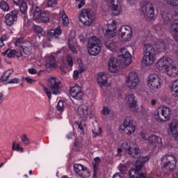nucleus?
<instances>
[{"mask_svg": "<svg viewBox=\"0 0 178 178\" xmlns=\"http://www.w3.org/2000/svg\"><path fill=\"white\" fill-rule=\"evenodd\" d=\"M48 82L50 89L47 87L43 89L48 98L51 99L52 97L51 94L54 95H60L62 91V81L55 76H51L48 79Z\"/></svg>", "mask_w": 178, "mask_h": 178, "instance_id": "f257e3e1", "label": "nucleus"}, {"mask_svg": "<svg viewBox=\"0 0 178 178\" xmlns=\"http://www.w3.org/2000/svg\"><path fill=\"white\" fill-rule=\"evenodd\" d=\"M162 18L165 24H170L172 37L178 42V12L174 13V16L170 14H163Z\"/></svg>", "mask_w": 178, "mask_h": 178, "instance_id": "f03ea898", "label": "nucleus"}, {"mask_svg": "<svg viewBox=\"0 0 178 178\" xmlns=\"http://www.w3.org/2000/svg\"><path fill=\"white\" fill-rule=\"evenodd\" d=\"M126 151L127 154L133 156V158H139L140 149L134 142H124L121 145V147L118 149L116 156H121L122 151Z\"/></svg>", "mask_w": 178, "mask_h": 178, "instance_id": "7ed1b4c3", "label": "nucleus"}, {"mask_svg": "<svg viewBox=\"0 0 178 178\" xmlns=\"http://www.w3.org/2000/svg\"><path fill=\"white\" fill-rule=\"evenodd\" d=\"M161 169L164 173H170L173 172L177 165V161L176 156L172 154H167L163 156L161 160Z\"/></svg>", "mask_w": 178, "mask_h": 178, "instance_id": "20e7f679", "label": "nucleus"}, {"mask_svg": "<svg viewBox=\"0 0 178 178\" xmlns=\"http://www.w3.org/2000/svg\"><path fill=\"white\" fill-rule=\"evenodd\" d=\"M156 60V51L151 44L145 45V52L143 58V63L145 66L154 65Z\"/></svg>", "mask_w": 178, "mask_h": 178, "instance_id": "39448f33", "label": "nucleus"}, {"mask_svg": "<svg viewBox=\"0 0 178 178\" xmlns=\"http://www.w3.org/2000/svg\"><path fill=\"white\" fill-rule=\"evenodd\" d=\"M154 116L157 122H168L172 116V110L168 106H159L155 110Z\"/></svg>", "mask_w": 178, "mask_h": 178, "instance_id": "423d86ee", "label": "nucleus"}, {"mask_svg": "<svg viewBox=\"0 0 178 178\" xmlns=\"http://www.w3.org/2000/svg\"><path fill=\"white\" fill-rule=\"evenodd\" d=\"M140 85V76L138 74L132 71L130 72L125 77V86L129 90H136Z\"/></svg>", "mask_w": 178, "mask_h": 178, "instance_id": "0eeeda50", "label": "nucleus"}, {"mask_svg": "<svg viewBox=\"0 0 178 178\" xmlns=\"http://www.w3.org/2000/svg\"><path fill=\"white\" fill-rule=\"evenodd\" d=\"M163 80L156 74H150L147 80V86L151 91H155L162 88Z\"/></svg>", "mask_w": 178, "mask_h": 178, "instance_id": "6e6552de", "label": "nucleus"}, {"mask_svg": "<svg viewBox=\"0 0 178 178\" xmlns=\"http://www.w3.org/2000/svg\"><path fill=\"white\" fill-rule=\"evenodd\" d=\"M101 40L98 38L93 36L89 38L88 43V54L91 56H97L101 52Z\"/></svg>", "mask_w": 178, "mask_h": 178, "instance_id": "1a4fd4ad", "label": "nucleus"}, {"mask_svg": "<svg viewBox=\"0 0 178 178\" xmlns=\"http://www.w3.org/2000/svg\"><path fill=\"white\" fill-rule=\"evenodd\" d=\"M140 136L143 140H147L149 141V147L152 149H159L162 148V138L156 135H152L147 138V134L144 133H140Z\"/></svg>", "mask_w": 178, "mask_h": 178, "instance_id": "9d476101", "label": "nucleus"}, {"mask_svg": "<svg viewBox=\"0 0 178 178\" xmlns=\"http://www.w3.org/2000/svg\"><path fill=\"white\" fill-rule=\"evenodd\" d=\"M79 20L84 26H91L95 20L94 13L90 9L83 10L79 14Z\"/></svg>", "mask_w": 178, "mask_h": 178, "instance_id": "9b49d317", "label": "nucleus"}, {"mask_svg": "<svg viewBox=\"0 0 178 178\" xmlns=\"http://www.w3.org/2000/svg\"><path fill=\"white\" fill-rule=\"evenodd\" d=\"M120 131L127 136H131L136 131V126L130 118H126L123 124L120 126Z\"/></svg>", "mask_w": 178, "mask_h": 178, "instance_id": "f8f14e48", "label": "nucleus"}, {"mask_svg": "<svg viewBox=\"0 0 178 178\" xmlns=\"http://www.w3.org/2000/svg\"><path fill=\"white\" fill-rule=\"evenodd\" d=\"M118 62H120L121 66L126 67L129 65H131L133 60H131V54L125 48L120 49V54L118 56Z\"/></svg>", "mask_w": 178, "mask_h": 178, "instance_id": "ddd939ff", "label": "nucleus"}, {"mask_svg": "<svg viewBox=\"0 0 178 178\" xmlns=\"http://www.w3.org/2000/svg\"><path fill=\"white\" fill-rule=\"evenodd\" d=\"M120 38L124 41H130L131 35H133V29L130 26H122L118 31Z\"/></svg>", "mask_w": 178, "mask_h": 178, "instance_id": "4468645a", "label": "nucleus"}, {"mask_svg": "<svg viewBox=\"0 0 178 178\" xmlns=\"http://www.w3.org/2000/svg\"><path fill=\"white\" fill-rule=\"evenodd\" d=\"M142 15L144 17L148 19L149 20H152L155 16V13L154 11V6L152 3L147 2L145 3L140 8Z\"/></svg>", "mask_w": 178, "mask_h": 178, "instance_id": "2eb2a0df", "label": "nucleus"}, {"mask_svg": "<svg viewBox=\"0 0 178 178\" xmlns=\"http://www.w3.org/2000/svg\"><path fill=\"white\" fill-rule=\"evenodd\" d=\"M173 63V60L169 57H162L157 61L156 67L158 70L165 72L169 69L171 64Z\"/></svg>", "mask_w": 178, "mask_h": 178, "instance_id": "dca6fc26", "label": "nucleus"}, {"mask_svg": "<svg viewBox=\"0 0 178 178\" xmlns=\"http://www.w3.org/2000/svg\"><path fill=\"white\" fill-rule=\"evenodd\" d=\"M125 101L130 111H132V112H136L138 111V105L137 104V98L134 94L128 95L125 97Z\"/></svg>", "mask_w": 178, "mask_h": 178, "instance_id": "f3484780", "label": "nucleus"}, {"mask_svg": "<svg viewBox=\"0 0 178 178\" xmlns=\"http://www.w3.org/2000/svg\"><path fill=\"white\" fill-rule=\"evenodd\" d=\"M108 6L111 8L112 15L114 16H119L122 12V7H120V2L119 0H108Z\"/></svg>", "mask_w": 178, "mask_h": 178, "instance_id": "a211bd4d", "label": "nucleus"}, {"mask_svg": "<svg viewBox=\"0 0 178 178\" xmlns=\"http://www.w3.org/2000/svg\"><path fill=\"white\" fill-rule=\"evenodd\" d=\"M74 170L80 177L86 178L90 176V172L87 170V168L81 164H74Z\"/></svg>", "mask_w": 178, "mask_h": 178, "instance_id": "6ab92c4d", "label": "nucleus"}, {"mask_svg": "<svg viewBox=\"0 0 178 178\" xmlns=\"http://www.w3.org/2000/svg\"><path fill=\"white\" fill-rule=\"evenodd\" d=\"M120 62H119V59H116L114 57L109 58L108 66L110 72L113 73H116L118 72L119 69H120Z\"/></svg>", "mask_w": 178, "mask_h": 178, "instance_id": "aec40b11", "label": "nucleus"}, {"mask_svg": "<svg viewBox=\"0 0 178 178\" xmlns=\"http://www.w3.org/2000/svg\"><path fill=\"white\" fill-rule=\"evenodd\" d=\"M104 33L108 38H113L116 35V21L113 20L111 24L107 25V29L104 31Z\"/></svg>", "mask_w": 178, "mask_h": 178, "instance_id": "412c9836", "label": "nucleus"}, {"mask_svg": "<svg viewBox=\"0 0 178 178\" xmlns=\"http://www.w3.org/2000/svg\"><path fill=\"white\" fill-rule=\"evenodd\" d=\"M168 133L169 134H172L174 136V138L178 141V120H173L169 124Z\"/></svg>", "mask_w": 178, "mask_h": 178, "instance_id": "4be33fe9", "label": "nucleus"}, {"mask_svg": "<svg viewBox=\"0 0 178 178\" xmlns=\"http://www.w3.org/2000/svg\"><path fill=\"white\" fill-rule=\"evenodd\" d=\"M97 80L100 87H108V75L104 72H100L97 75Z\"/></svg>", "mask_w": 178, "mask_h": 178, "instance_id": "5701e85b", "label": "nucleus"}, {"mask_svg": "<svg viewBox=\"0 0 178 178\" xmlns=\"http://www.w3.org/2000/svg\"><path fill=\"white\" fill-rule=\"evenodd\" d=\"M70 94L74 99H81L83 98V92H81V88L79 85H75L70 88Z\"/></svg>", "mask_w": 178, "mask_h": 178, "instance_id": "b1692460", "label": "nucleus"}, {"mask_svg": "<svg viewBox=\"0 0 178 178\" xmlns=\"http://www.w3.org/2000/svg\"><path fill=\"white\" fill-rule=\"evenodd\" d=\"M17 15H19V12L15 10L6 15V24L7 26H12L17 20Z\"/></svg>", "mask_w": 178, "mask_h": 178, "instance_id": "393cba45", "label": "nucleus"}, {"mask_svg": "<svg viewBox=\"0 0 178 178\" xmlns=\"http://www.w3.org/2000/svg\"><path fill=\"white\" fill-rule=\"evenodd\" d=\"M76 35L74 32L70 33L68 35V47L72 54H77V50L76 49V39L74 38Z\"/></svg>", "mask_w": 178, "mask_h": 178, "instance_id": "a878e982", "label": "nucleus"}, {"mask_svg": "<svg viewBox=\"0 0 178 178\" xmlns=\"http://www.w3.org/2000/svg\"><path fill=\"white\" fill-rule=\"evenodd\" d=\"M78 113L79 116L83 120H86L88 118V106L86 105L80 106L78 108Z\"/></svg>", "mask_w": 178, "mask_h": 178, "instance_id": "bb28decb", "label": "nucleus"}, {"mask_svg": "<svg viewBox=\"0 0 178 178\" xmlns=\"http://www.w3.org/2000/svg\"><path fill=\"white\" fill-rule=\"evenodd\" d=\"M165 72L167 73L168 76H170V77H177L178 68L176 67V65L172 63L171 65L167 69Z\"/></svg>", "mask_w": 178, "mask_h": 178, "instance_id": "cd10ccee", "label": "nucleus"}, {"mask_svg": "<svg viewBox=\"0 0 178 178\" xmlns=\"http://www.w3.org/2000/svg\"><path fill=\"white\" fill-rule=\"evenodd\" d=\"M105 47L107 48V49H109V51H111V52H115L118 50V46L116 45V42L107 40L104 42Z\"/></svg>", "mask_w": 178, "mask_h": 178, "instance_id": "c85d7f7f", "label": "nucleus"}, {"mask_svg": "<svg viewBox=\"0 0 178 178\" xmlns=\"http://www.w3.org/2000/svg\"><path fill=\"white\" fill-rule=\"evenodd\" d=\"M47 67H55L56 66V60L54 56H48L46 57Z\"/></svg>", "mask_w": 178, "mask_h": 178, "instance_id": "c756f323", "label": "nucleus"}, {"mask_svg": "<svg viewBox=\"0 0 178 178\" xmlns=\"http://www.w3.org/2000/svg\"><path fill=\"white\" fill-rule=\"evenodd\" d=\"M12 73H13V69L7 70L6 72H4L3 76L1 77L0 81H1V83H3V81H8Z\"/></svg>", "mask_w": 178, "mask_h": 178, "instance_id": "7c9ffc66", "label": "nucleus"}, {"mask_svg": "<svg viewBox=\"0 0 178 178\" xmlns=\"http://www.w3.org/2000/svg\"><path fill=\"white\" fill-rule=\"evenodd\" d=\"M26 44L28 46L22 45V49L26 55H30V54H31L33 52V47H31V43H30L29 42Z\"/></svg>", "mask_w": 178, "mask_h": 178, "instance_id": "2f4dec72", "label": "nucleus"}, {"mask_svg": "<svg viewBox=\"0 0 178 178\" xmlns=\"http://www.w3.org/2000/svg\"><path fill=\"white\" fill-rule=\"evenodd\" d=\"M33 31L38 34L39 38L40 37L42 36V35H45V31L44 30V29H42V27L38 26V25H35L33 26Z\"/></svg>", "mask_w": 178, "mask_h": 178, "instance_id": "473e14b6", "label": "nucleus"}, {"mask_svg": "<svg viewBox=\"0 0 178 178\" xmlns=\"http://www.w3.org/2000/svg\"><path fill=\"white\" fill-rule=\"evenodd\" d=\"M99 163H101V158L99 157L95 158L92 161L94 175L97 173V170H98V168H99Z\"/></svg>", "mask_w": 178, "mask_h": 178, "instance_id": "72a5a7b5", "label": "nucleus"}, {"mask_svg": "<svg viewBox=\"0 0 178 178\" xmlns=\"http://www.w3.org/2000/svg\"><path fill=\"white\" fill-rule=\"evenodd\" d=\"M3 56H8V58H14L16 55V50L8 49L2 53Z\"/></svg>", "mask_w": 178, "mask_h": 178, "instance_id": "f704fd0d", "label": "nucleus"}, {"mask_svg": "<svg viewBox=\"0 0 178 178\" xmlns=\"http://www.w3.org/2000/svg\"><path fill=\"white\" fill-rule=\"evenodd\" d=\"M12 149L17 152H24V149L20 146V143H16V142L13 143Z\"/></svg>", "mask_w": 178, "mask_h": 178, "instance_id": "c9c22d12", "label": "nucleus"}, {"mask_svg": "<svg viewBox=\"0 0 178 178\" xmlns=\"http://www.w3.org/2000/svg\"><path fill=\"white\" fill-rule=\"evenodd\" d=\"M18 6L19 8V10L21 13H22L23 15H25L28 9L27 3H26V1H23L22 3L19 4Z\"/></svg>", "mask_w": 178, "mask_h": 178, "instance_id": "e433bc0d", "label": "nucleus"}, {"mask_svg": "<svg viewBox=\"0 0 178 178\" xmlns=\"http://www.w3.org/2000/svg\"><path fill=\"white\" fill-rule=\"evenodd\" d=\"M0 8L3 12H9L10 6L6 1L3 0L0 2Z\"/></svg>", "mask_w": 178, "mask_h": 178, "instance_id": "4c0bfd02", "label": "nucleus"}, {"mask_svg": "<svg viewBox=\"0 0 178 178\" xmlns=\"http://www.w3.org/2000/svg\"><path fill=\"white\" fill-rule=\"evenodd\" d=\"M47 38H48V40H49V41H51V40H54V38H55V40H56V38H58V36H56L55 30L50 29L47 32Z\"/></svg>", "mask_w": 178, "mask_h": 178, "instance_id": "58836bf2", "label": "nucleus"}, {"mask_svg": "<svg viewBox=\"0 0 178 178\" xmlns=\"http://www.w3.org/2000/svg\"><path fill=\"white\" fill-rule=\"evenodd\" d=\"M60 13L63 20V24L64 26H69V18L67 17V15H66V13L64 10H62Z\"/></svg>", "mask_w": 178, "mask_h": 178, "instance_id": "ea45409f", "label": "nucleus"}, {"mask_svg": "<svg viewBox=\"0 0 178 178\" xmlns=\"http://www.w3.org/2000/svg\"><path fill=\"white\" fill-rule=\"evenodd\" d=\"M40 19L44 23H48V22H49V14L45 12H42Z\"/></svg>", "mask_w": 178, "mask_h": 178, "instance_id": "a19ab883", "label": "nucleus"}, {"mask_svg": "<svg viewBox=\"0 0 178 178\" xmlns=\"http://www.w3.org/2000/svg\"><path fill=\"white\" fill-rule=\"evenodd\" d=\"M56 109L59 112H63L65 111V101L59 100L56 106Z\"/></svg>", "mask_w": 178, "mask_h": 178, "instance_id": "79ce46f5", "label": "nucleus"}, {"mask_svg": "<svg viewBox=\"0 0 178 178\" xmlns=\"http://www.w3.org/2000/svg\"><path fill=\"white\" fill-rule=\"evenodd\" d=\"M138 171L136 169H132L129 172L130 178H138Z\"/></svg>", "mask_w": 178, "mask_h": 178, "instance_id": "37998d69", "label": "nucleus"}, {"mask_svg": "<svg viewBox=\"0 0 178 178\" xmlns=\"http://www.w3.org/2000/svg\"><path fill=\"white\" fill-rule=\"evenodd\" d=\"M144 166V162H142L140 160H137L135 163L136 170L140 171L143 169Z\"/></svg>", "mask_w": 178, "mask_h": 178, "instance_id": "c03bdc74", "label": "nucleus"}, {"mask_svg": "<svg viewBox=\"0 0 178 178\" xmlns=\"http://www.w3.org/2000/svg\"><path fill=\"white\" fill-rule=\"evenodd\" d=\"M93 134V137H99L102 134V129L100 127H97V129H95L92 130Z\"/></svg>", "mask_w": 178, "mask_h": 178, "instance_id": "a18cd8bd", "label": "nucleus"}, {"mask_svg": "<svg viewBox=\"0 0 178 178\" xmlns=\"http://www.w3.org/2000/svg\"><path fill=\"white\" fill-rule=\"evenodd\" d=\"M101 113L104 116H108V115L111 113V108H109V106H104L101 111Z\"/></svg>", "mask_w": 178, "mask_h": 178, "instance_id": "49530a36", "label": "nucleus"}, {"mask_svg": "<svg viewBox=\"0 0 178 178\" xmlns=\"http://www.w3.org/2000/svg\"><path fill=\"white\" fill-rule=\"evenodd\" d=\"M171 91L175 94H178V79L172 83Z\"/></svg>", "mask_w": 178, "mask_h": 178, "instance_id": "de8ad7c7", "label": "nucleus"}, {"mask_svg": "<svg viewBox=\"0 0 178 178\" xmlns=\"http://www.w3.org/2000/svg\"><path fill=\"white\" fill-rule=\"evenodd\" d=\"M42 13V12H41V10H40V8H38V7H37L36 10L33 13L34 19H40Z\"/></svg>", "mask_w": 178, "mask_h": 178, "instance_id": "09e8293b", "label": "nucleus"}, {"mask_svg": "<svg viewBox=\"0 0 178 178\" xmlns=\"http://www.w3.org/2000/svg\"><path fill=\"white\" fill-rule=\"evenodd\" d=\"M164 1L170 6H178V0H164Z\"/></svg>", "mask_w": 178, "mask_h": 178, "instance_id": "8fccbe9b", "label": "nucleus"}, {"mask_svg": "<svg viewBox=\"0 0 178 178\" xmlns=\"http://www.w3.org/2000/svg\"><path fill=\"white\" fill-rule=\"evenodd\" d=\"M16 47H23V45H26V43H24V38H18L15 42Z\"/></svg>", "mask_w": 178, "mask_h": 178, "instance_id": "3c124183", "label": "nucleus"}, {"mask_svg": "<svg viewBox=\"0 0 178 178\" xmlns=\"http://www.w3.org/2000/svg\"><path fill=\"white\" fill-rule=\"evenodd\" d=\"M157 45H159V48H161V49H166V48H168V47H166V43H165V40H159Z\"/></svg>", "mask_w": 178, "mask_h": 178, "instance_id": "603ef678", "label": "nucleus"}, {"mask_svg": "<svg viewBox=\"0 0 178 178\" xmlns=\"http://www.w3.org/2000/svg\"><path fill=\"white\" fill-rule=\"evenodd\" d=\"M21 141L22 143H23L24 144H25V145H29V144H31V142L30 141V139H29L27 138V136L26 135H23L21 138Z\"/></svg>", "mask_w": 178, "mask_h": 178, "instance_id": "864d4df0", "label": "nucleus"}, {"mask_svg": "<svg viewBox=\"0 0 178 178\" xmlns=\"http://www.w3.org/2000/svg\"><path fill=\"white\" fill-rule=\"evenodd\" d=\"M67 106L68 109H70V111L75 110L76 108H77V105L76 104H74V102H73L72 101L69 102L67 104Z\"/></svg>", "mask_w": 178, "mask_h": 178, "instance_id": "5fc2aeb1", "label": "nucleus"}, {"mask_svg": "<svg viewBox=\"0 0 178 178\" xmlns=\"http://www.w3.org/2000/svg\"><path fill=\"white\" fill-rule=\"evenodd\" d=\"M58 3V0H49L47 1L48 8H55L56 6V3Z\"/></svg>", "mask_w": 178, "mask_h": 178, "instance_id": "6e6d98bb", "label": "nucleus"}, {"mask_svg": "<svg viewBox=\"0 0 178 178\" xmlns=\"http://www.w3.org/2000/svg\"><path fill=\"white\" fill-rule=\"evenodd\" d=\"M67 58V63L70 66V67H73V58L70 55L67 54L66 56Z\"/></svg>", "mask_w": 178, "mask_h": 178, "instance_id": "4d7b16f0", "label": "nucleus"}, {"mask_svg": "<svg viewBox=\"0 0 178 178\" xmlns=\"http://www.w3.org/2000/svg\"><path fill=\"white\" fill-rule=\"evenodd\" d=\"M19 83H20V79L18 78L11 79L7 82L8 84H19Z\"/></svg>", "mask_w": 178, "mask_h": 178, "instance_id": "13d9d810", "label": "nucleus"}, {"mask_svg": "<svg viewBox=\"0 0 178 178\" xmlns=\"http://www.w3.org/2000/svg\"><path fill=\"white\" fill-rule=\"evenodd\" d=\"M23 80H25L26 81V83H28L29 84H33V83H35V79H31L30 76H22Z\"/></svg>", "mask_w": 178, "mask_h": 178, "instance_id": "bf43d9fd", "label": "nucleus"}, {"mask_svg": "<svg viewBox=\"0 0 178 178\" xmlns=\"http://www.w3.org/2000/svg\"><path fill=\"white\" fill-rule=\"evenodd\" d=\"M118 169L122 175H124V173L127 172V168H126V165H124L123 164H120Z\"/></svg>", "mask_w": 178, "mask_h": 178, "instance_id": "052dcab7", "label": "nucleus"}, {"mask_svg": "<svg viewBox=\"0 0 178 178\" xmlns=\"http://www.w3.org/2000/svg\"><path fill=\"white\" fill-rule=\"evenodd\" d=\"M76 2L79 3L78 9H81L86 5V0H76Z\"/></svg>", "mask_w": 178, "mask_h": 178, "instance_id": "680f3d73", "label": "nucleus"}, {"mask_svg": "<svg viewBox=\"0 0 178 178\" xmlns=\"http://www.w3.org/2000/svg\"><path fill=\"white\" fill-rule=\"evenodd\" d=\"M136 158H140V160L142 162H143V163H145V162H148V161H149V156H148L141 157V155H140V152H139V157H136Z\"/></svg>", "mask_w": 178, "mask_h": 178, "instance_id": "e2e57ef3", "label": "nucleus"}, {"mask_svg": "<svg viewBox=\"0 0 178 178\" xmlns=\"http://www.w3.org/2000/svg\"><path fill=\"white\" fill-rule=\"evenodd\" d=\"M138 178H154V177L151 175H147V174L144 172H140L138 174Z\"/></svg>", "mask_w": 178, "mask_h": 178, "instance_id": "0e129e2a", "label": "nucleus"}, {"mask_svg": "<svg viewBox=\"0 0 178 178\" xmlns=\"http://www.w3.org/2000/svg\"><path fill=\"white\" fill-rule=\"evenodd\" d=\"M56 35H62V29H60V26L56 27V30H54Z\"/></svg>", "mask_w": 178, "mask_h": 178, "instance_id": "69168bd1", "label": "nucleus"}, {"mask_svg": "<svg viewBox=\"0 0 178 178\" xmlns=\"http://www.w3.org/2000/svg\"><path fill=\"white\" fill-rule=\"evenodd\" d=\"M15 56L17 58H22V56H23V52L22 50H15Z\"/></svg>", "mask_w": 178, "mask_h": 178, "instance_id": "338daca9", "label": "nucleus"}, {"mask_svg": "<svg viewBox=\"0 0 178 178\" xmlns=\"http://www.w3.org/2000/svg\"><path fill=\"white\" fill-rule=\"evenodd\" d=\"M119 93L118 92L111 93V97L112 99H116L119 97Z\"/></svg>", "mask_w": 178, "mask_h": 178, "instance_id": "774afa93", "label": "nucleus"}]
</instances>
